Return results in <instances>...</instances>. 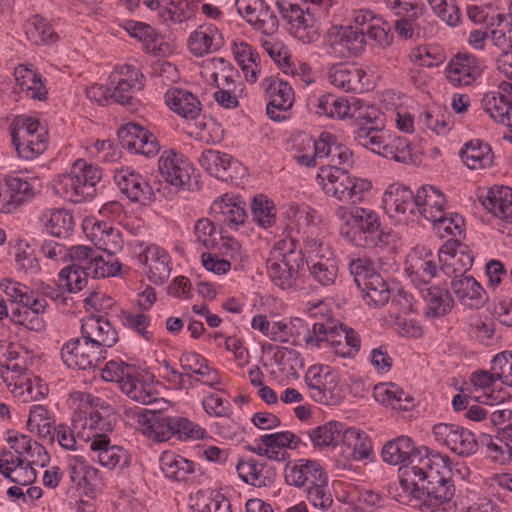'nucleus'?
<instances>
[{"label": "nucleus", "mask_w": 512, "mask_h": 512, "mask_svg": "<svg viewBox=\"0 0 512 512\" xmlns=\"http://www.w3.org/2000/svg\"><path fill=\"white\" fill-rule=\"evenodd\" d=\"M101 179L102 171L97 165L78 159L70 173L59 176L54 190L62 198L73 203L91 201L99 192Z\"/></svg>", "instance_id": "obj_1"}, {"label": "nucleus", "mask_w": 512, "mask_h": 512, "mask_svg": "<svg viewBox=\"0 0 512 512\" xmlns=\"http://www.w3.org/2000/svg\"><path fill=\"white\" fill-rule=\"evenodd\" d=\"M304 265V253L293 239L279 241L267 260V272L270 279L282 289L295 285L300 269Z\"/></svg>", "instance_id": "obj_2"}, {"label": "nucleus", "mask_w": 512, "mask_h": 512, "mask_svg": "<svg viewBox=\"0 0 512 512\" xmlns=\"http://www.w3.org/2000/svg\"><path fill=\"white\" fill-rule=\"evenodd\" d=\"M9 448L0 453V473L22 486L32 484V462L26 457L32 448L28 435L8 431Z\"/></svg>", "instance_id": "obj_3"}, {"label": "nucleus", "mask_w": 512, "mask_h": 512, "mask_svg": "<svg viewBox=\"0 0 512 512\" xmlns=\"http://www.w3.org/2000/svg\"><path fill=\"white\" fill-rule=\"evenodd\" d=\"M366 45L364 29L352 25H333L324 36L325 54L332 59L359 57L364 53Z\"/></svg>", "instance_id": "obj_4"}, {"label": "nucleus", "mask_w": 512, "mask_h": 512, "mask_svg": "<svg viewBox=\"0 0 512 512\" xmlns=\"http://www.w3.org/2000/svg\"><path fill=\"white\" fill-rule=\"evenodd\" d=\"M276 5L281 16L291 25V33L305 44L316 42L320 38V23L297 1L277 0Z\"/></svg>", "instance_id": "obj_5"}, {"label": "nucleus", "mask_w": 512, "mask_h": 512, "mask_svg": "<svg viewBox=\"0 0 512 512\" xmlns=\"http://www.w3.org/2000/svg\"><path fill=\"white\" fill-rule=\"evenodd\" d=\"M409 491L414 498L422 500L424 505L438 507L453 498L455 487L447 477L436 470L428 471L426 478L414 483V487Z\"/></svg>", "instance_id": "obj_6"}, {"label": "nucleus", "mask_w": 512, "mask_h": 512, "mask_svg": "<svg viewBox=\"0 0 512 512\" xmlns=\"http://www.w3.org/2000/svg\"><path fill=\"white\" fill-rule=\"evenodd\" d=\"M435 439L460 456H470L478 450L475 435L455 424L439 423L433 427Z\"/></svg>", "instance_id": "obj_7"}, {"label": "nucleus", "mask_w": 512, "mask_h": 512, "mask_svg": "<svg viewBox=\"0 0 512 512\" xmlns=\"http://www.w3.org/2000/svg\"><path fill=\"white\" fill-rule=\"evenodd\" d=\"M159 172L165 181L175 187L193 190L198 185L192 181L194 169L174 151H165L159 159Z\"/></svg>", "instance_id": "obj_8"}, {"label": "nucleus", "mask_w": 512, "mask_h": 512, "mask_svg": "<svg viewBox=\"0 0 512 512\" xmlns=\"http://www.w3.org/2000/svg\"><path fill=\"white\" fill-rule=\"evenodd\" d=\"M441 270L447 276L464 277L473 265V256L467 246L455 241L445 243L439 250Z\"/></svg>", "instance_id": "obj_9"}, {"label": "nucleus", "mask_w": 512, "mask_h": 512, "mask_svg": "<svg viewBox=\"0 0 512 512\" xmlns=\"http://www.w3.org/2000/svg\"><path fill=\"white\" fill-rule=\"evenodd\" d=\"M434 461L427 455V449L413 446V451L407 455L403 466L399 469L400 485L405 491L414 487V483L426 478L428 471H436Z\"/></svg>", "instance_id": "obj_10"}, {"label": "nucleus", "mask_w": 512, "mask_h": 512, "mask_svg": "<svg viewBox=\"0 0 512 512\" xmlns=\"http://www.w3.org/2000/svg\"><path fill=\"white\" fill-rule=\"evenodd\" d=\"M483 63L471 54H457L446 68V78L454 86L471 85L482 73Z\"/></svg>", "instance_id": "obj_11"}, {"label": "nucleus", "mask_w": 512, "mask_h": 512, "mask_svg": "<svg viewBox=\"0 0 512 512\" xmlns=\"http://www.w3.org/2000/svg\"><path fill=\"white\" fill-rule=\"evenodd\" d=\"M61 357L69 368L81 370L98 366L104 358L99 350L91 348V344L86 345V339H73L67 342L61 350Z\"/></svg>", "instance_id": "obj_12"}, {"label": "nucleus", "mask_w": 512, "mask_h": 512, "mask_svg": "<svg viewBox=\"0 0 512 512\" xmlns=\"http://www.w3.org/2000/svg\"><path fill=\"white\" fill-rule=\"evenodd\" d=\"M82 338L86 345L96 348L103 354L104 347H112L118 341V334L111 323L103 317H88L81 326Z\"/></svg>", "instance_id": "obj_13"}, {"label": "nucleus", "mask_w": 512, "mask_h": 512, "mask_svg": "<svg viewBox=\"0 0 512 512\" xmlns=\"http://www.w3.org/2000/svg\"><path fill=\"white\" fill-rule=\"evenodd\" d=\"M5 292L11 302V320L16 325L21 326L25 332H29L32 329V317L30 315L32 297L29 293V287L19 282H12L6 287Z\"/></svg>", "instance_id": "obj_14"}, {"label": "nucleus", "mask_w": 512, "mask_h": 512, "mask_svg": "<svg viewBox=\"0 0 512 512\" xmlns=\"http://www.w3.org/2000/svg\"><path fill=\"white\" fill-rule=\"evenodd\" d=\"M174 421L175 417L156 409H143L138 419L143 434L157 442L167 441L173 436Z\"/></svg>", "instance_id": "obj_15"}, {"label": "nucleus", "mask_w": 512, "mask_h": 512, "mask_svg": "<svg viewBox=\"0 0 512 512\" xmlns=\"http://www.w3.org/2000/svg\"><path fill=\"white\" fill-rule=\"evenodd\" d=\"M138 261L147 268L152 283L163 284L170 277V256L164 249L151 245L138 255Z\"/></svg>", "instance_id": "obj_16"}, {"label": "nucleus", "mask_w": 512, "mask_h": 512, "mask_svg": "<svg viewBox=\"0 0 512 512\" xmlns=\"http://www.w3.org/2000/svg\"><path fill=\"white\" fill-rule=\"evenodd\" d=\"M114 181L120 191L132 202L144 203L149 200L151 188L144 178L130 167H122L114 173Z\"/></svg>", "instance_id": "obj_17"}, {"label": "nucleus", "mask_w": 512, "mask_h": 512, "mask_svg": "<svg viewBox=\"0 0 512 512\" xmlns=\"http://www.w3.org/2000/svg\"><path fill=\"white\" fill-rule=\"evenodd\" d=\"M120 74L125 78L116 80V76L111 77L110 98L121 105L132 107L135 101L134 94L143 87V83L138 79L139 71L132 69L131 66H125Z\"/></svg>", "instance_id": "obj_18"}, {"label": "nucleus", "mask_w": 512, "mask_h": 512, "mask_svg": "<svg viewBox=\"0 0 512 512\" xmlns=\"http://www.w3.org/2000/svg\"><path fill=\"white\" fill-rule=\"evenodd\" d=\"M31 358L28 352H25L24 355H20L18 351L13 349V351L9 352L7 362L2 365L17 373V376L13 378L14 383L11 392L16 398L21 399L22 402H29L31 398L32 382L29 377L24 376L29 369L28 360Z\"/></svg>", "instance_id": "obj_19"}, {"label": "nucleus", "mask_w": 512, "mask_h": 512, "mask_svg": "<svg viewBox=\"0 0 512 512\" xmlns=\"http://www.w3.org/2000/svg\"><path fill=\"white\" fill-rule=\"evenodd\" d=\"M478 199L482 206L497 218L512 224V188L492 186Z\"/></svg>", "instance_id": "obj_20"}, {"label": "nucleus", "mask_w": 512, "mask_h": 512, "mask_svg": "<svg viewBox=\"0 0 512 512\" xmlns=\"http://www.w3.org/2000/svg\"><path fill=\"white\" fill-rule=\"evenodd\" d=\"M265 92L270 101L267 104V115L274 121H281L285 116H281L276 111L286 112L292 107L294 101V93L292 87L284 81L278 79H269Z\"/></svg>", "instance_id": "obj_21"}, {"label": "nucleus", "mask_w": 512, "mask_h": 512, "mask_svg": "<svg viewBox=\"0 0 512 512\" xmlns=\"http://www.w3.org/2000/svg\"><path fill=\"white\" fill-rule=\"evenodd\" d=\"M89 443L90 450L98 459V462L109 469L115 468L124 458V465H128V460L125 450L117 445H110V439L106 434H93L91 437L88 435L87 439L83 438L85 444Z\"/></svg>", "instance_id": "obj_22"}, {"label": "nucleus", "mask_w": 512, "mask_h": 512, "mask_svg": "<svg viewBox=\"0 0 512 512\" xmlns=\"http://www.w3.org/2000/svg\"><path fill=\"white\" fill-rule=\"evenodd\" d=\"M285 479L289 485L297 487L304 486L307 483L311 486L318 481L322 483L328 481L323 467L313 460H300L298 464L293 466L287 464L285 467Z\"/></svg>", "instance_id": "obj_23"}, {"label": "nucleus", "mask_w": 512, "mask_h": 512, "mask_svg": "<svg viewBox=\"0 0 512 512\" xmlns=\"http://www.w3.org/2000/svg\"><path fill=\"white\" fill-rule=\"evenodd\" d=\"M210 214L216 221L235 228L244 224L247 217L241 201L227 194L212 203Z\"/></svg>", "instance_id": "obj_24"}, {"label": "nucleus", "mask_w": 512, "mask_h": 512, "mask_svg": "<svg viewBox=\"0 0 512 512\" xmlns=\"http://www.w3.org/2000/svg\"><path fill=\"white\" fill-rule=\"evenodd\" d=\"M344 325L334 321L316 322L312 330H307L304 342L308 346L320 348L322 343L327 342L336 349L343 347Z\"/></svg>", "instance_id": "obj_25"}, {"label": "nucleus", "mask_w": 512, "mask_h": 512, "mask_svg": "<svg viewBox=\"0 0 512 512\" xmlns=\"http://www.w3.org/2000/svg\"><path fill=\"white\" fill-rule=\"evenodd\" d=\"M365 75L363 69L347 63L333 64L328 72L331 84L345 92L362 91L364 88L362 79Z\"/></svg>", "instance_id": "obj_26"}, {"label": "nucleus", "mask_w": 512, "mask_h": 512, "mask_svg": "<svg viewBox=\"0 0 512 512\" xmlns=\"http://www.w3.org/2000/svg\"><path fill=\"white\" fill-rule=\"evenodd\" d=\"M388 8L398 17L394 22V29L398 35L405 39L411 38L413 36L414 23L423 14L424 5L418 0H408Z\"/></svg>", "instance_id": "obj_27"}, {"label": "nucleus", "mask_w": 512, "mask_h": 512, "mask_svg": "<svg viewBox=\"0 0 512 512\" xmlns=\"http://www.w3.org/2000/svg\"><path fill=\"white\" fill-rule=\"evenodd\" d=\"M31 177L28 170H19L6 176L4 192L5 200H8L10 212L30 198L32 192Z\"/></svg>", "instance_id": "obj_28"}, {"label": "nucleus", "mask_w": 512, "mask_h": 512, "mask_svg": "<svg viewBox=\"0 0 512 512\" xmlns=\"http://www.w3.org/2000/svg\"><path fill=\"white\" fill-rule=\"evenodd\" d=\"M12 144L17 155L22 159L32 157V117L17 115L9 126Z\"/></svg>", "instance_id": "obj_29"}, {"label": "nucleus", "mask_w": 512, "mask_h": 512, "mask_svg": "<svg viewBox=\"0 0 512 512\" xmlns=\"http://www.w3.org/2000/svg\"><path fill=\"white\" fill-rule=\"evenodd\" d=\"M165 102L171 110L188 120L197 118L201 112L199 99L185 89H169L165 94Z\"/></svg>", "instance_id": "obj_30"}, {"label": "nucleus", "mask_w": 512, "mask_h": 512, "mask_svg": "<svg viewBox=\"0 0 512 512\" xmlns=\"http://www.w3.org/2000/svg\"><path fill=\"white\" fill-rule=\"evenodd\" d=\"M451 289L460 303L471 309L481 307L486 300L484 289L472 276H454Z\"/></svg>", "instance_id": "obj_31"}, {"label": "nucleus", "mask_w": 512, "mask_h": 512, "mask_svg": "<svg viewBox=\"0 0 512 512\" xmlns=\"http://www.w3.org/2000/svg\"><path fill=\"white\" fill-rule=\"evenodd\" d=\"M324 192L327 195L335 197L339 201L349 202V186L351 183V176L345 170L332 168H321L317 176Z\"/></svg>", "instance_id": "obj_32"}, {"label": "nucleus", "mask_w": 512, "mask_h": 512, "mask_svg": "<svg viewBox=\"0 0 512 512\" xmlns=\"http://www.w3.org/2000/svg\"><path fill=\"white\" fill-rule=\"evenodd\" d=\"M510 95L501 92L487 93L482 99V107L496 122L512 127V86Z\"/></svg>", "instance_id": "obj_33"}, {"label": "nucleus", "mask_w": 512, "mask_h": 512, "mask_svg": "<svg viewBox=\"0 0 512 512\" xmlns=\"http://www.w3.org/2000/svg\"><path fill=\"white\" fill-rule=\"evenodd\" d=\"M421 297L426 303L427 317L446 315L453 307L454 301L446 289L437 286L418 287Z\"/></svg>", "instance_id": "obj_34"}, {"label": "nucleus", "mask_w": 512, "mask_h": 512, "mask_svg": "<svg viewBox=\"0 0 512 512\" xmlns=\"http://www.w3.org/2000/svg\"><path fill=\"white\" fill-rule=\"evenodd\" d=\"M89 236L98 249L107 253L108 258L122 248L120 231L107 222L95 221Z\"/></svg>", "instance_id": "obj_35"}, {"label": "nucleus", "mask_w": 512, "mask_h": 512, "mask_svg": "<svg viewBox=\"0 0 512 512\" xmlns=\"http://www.w3.org/2000/svg\"><path fill=\"white\" fill-rule=\"evenodd\" d=\"M223 45V38L218 29L212 25L200 26L191 34L188 47L195 56H203L218 50Z\"/></svg>", "instance_id": "obj_36"}, {"label": "nucleus", "mask_w": 512, "mask_h": 512, "mask_svg": "<svg viewBox=\"0 0 512 512\" xmlns=\"http://www.w3.org/2000/svg\"><path fill=\"white\" fill-rule=\"evenodd\" d=\"M354 227L362 233H377L378 242L389 245L394 237L391 230L381 228L379 215L372 209L355 207Z\"/></svg>", "instance_id": "obj_37"}, {"label": "nucleus", "mask_w": 512, "mask_h": 512, "mask_svg": "<svg viewBox=\"0 0 512 512\" xmlns=\"http://www.w3.org/2000/svg\"><path fill=\"white\" fill-rule=\"evenodd\" d=\"M463 162L469 169H485L493 163L491 147L482 141L472 140L465 144L460 151Z\"/></svg>", "instance_id": "obj_38"}, {"label": "nucleus", "mask_w": 512, "mask_h": 512, "mask_svg": "<svg viewBox=\"0 0 512 512\" xmlns=\"http://www.w3.org/2000/svg\"><path fill=\"white\" fill-rule=\"evenodd\" d=\"M384 207L397 214H414L413 192L400 184L391 185L383 197Z\"/></svg>", "instance_id": "obj_39"}, {"label": "nucleus", "mask_w": 512, "mask_h": 512, "mask_svg": "<svg viewBox=\"0 0 512 512\" xmlns=\"http://www.w3.org/2000/svg\"><path fill=\"white\" fill-rule=\"evenodd\" d=\"M325 373L322 380L314 388L310 390L311 397L321 404L336 405L341 399V391L338 387V376L336 373L325 367Z\"/></svg>", "instance_id": "obj_40"}, {"label": "nucleus", "mask_w": 512, "mask_h": 512, "mask_svg": "<svg viewBox=\"0 0 512 512\" xmlns=\"http://www.w3.org/2000/svg\"><path fill=\"white\" fill-rule=\"evenodd\" d=\"M45 230L59 238H67L74 228L72 215L64 209L49 210L40 217Z\"/></svg>", "instance_id": "obj_41"}, {"label": "nucleus", "mask_w": 512, "mask_h": 512, "mask_svg": "<svg viewBox=\"0 0 512 512\" xmlns=\"http://www.w3.org/2000/svg\"><path fill=\"white\" fill-rule=\"evenodd\" d=\"M343 430V424L338 421H329L323 425L306 432L308 439L314 448L323 450L324 448L336 447L340 442V432Z\"/></svg>", "instance_id": "obj_42"}, {"label": "nucleus", "mask_w": 512, "mask_h": 512, "mask_svg": "<svg viewBox=\"0 0 512 512\" xmlns=\"http://www.w3.org/2000/svg\"><path fill=\"white\" fill-rule=\"evenodd\" d=\"M305 261L310 266H325L324 271L326 273H332L335 271L336 260L333 257V253L328 246L318 242L314 239H309L305 243Z\"/></svg>", "instance_id": "obj_43"}, {"label": "nucleus", "mask_w": 512, "mask_h": 512, "mask_svg": "<svg viewBox=\"0 0 512 512\" xmlns=\"http://www.w3.org/2000/svg\"><path fill=\"white\" fill-rule=\"evenodd\" d=\"M368 305L381 307L385 305L390 298V289L387 282L379 274H371L365 283L359 288Z\"/></svg>", "instance_id": "obj_44"}, {"label": "nucleus", "mask_w": 512, "mask_h": 512, "mask_svg": "<svg viewBox=\"0 0 512 512\" xmlns=\"http://www.w3.org/2000/svg\"><path fill=\"white\" fill-rule=\"evenodd\" d=\"M160 468L166 477L182 481L194 472V463L184 457L172 453H163L160 457Z\"/></svg>", "instance_id": "obj_45"}, {"label": "nucleus", "mask_w": 512, "mask_h": 512, "mask_svg": "<svg viewBox=\"0 0 512 512\" xmlns=\"http://www.w3.org/2000/svg\"><path fill=\"white\" fill-rule=\"evenodd\" d=\"M200 165L210 175L218 179H227L231 177L227 174V170L232 163V157L228 154H221L215 150H206L199 159Z\"/></svg>", "instance_id": "obj_46"}, {"label": "nucleus", "mask_w": 512, "mask_h": 512, "mask_svg": "<svg viewBox=\"0 0 512 512\" xmlns=\"http://www.w3.org/2000/svg\"><path fill=\"white\" fill-rule=\"evenodd\" d=\"M350 105L348 100L337 98L332 94L323 95L317 99L315 105V113L318 115H326L329 118L344 119L350 116Z\"/></svg>", "instance_id": "obj_47"}, {"label": "nucleus", "mask_w": 512, "mask_h": 512, "mask_svg": "<svg viewBox=\"0 0 512 512\" xmlns=\"http://www.w3.org/2000/svg\"><path fill=\"white\" fill-rule=\"evenodd\" d=\"M92 275L87 271L77 267L76 263H71L59 272V285L65 287L69 293H77L87 286V277Z\"/></svg>", "instance_id": "obj_48"}, {"label": "nucleus", "mask_w": 512, "mask_h": 512, "mask_svg": "<svg viewBox=\"0 0 512 512\" xmlns=\"http://www.w3.org/2000/svg\"><path fill=\"white\" fill-rule=\"evenodd\" d=\"M413 451L412 440L407 436H400L388 441L382 449L383 460L389 464H403L409 453Z\"/></svg>", "instance_id": "obj_49"}, {"label": "nucleus", "mask_w": 512, "mask_h": 512, "mask_svg": "<svg viewBox=\"0 0 512 512\" xmlns=\"http://www.w3.org/2000/svg\"><path fill=\"white\" fill-rule=\"evenodd\" d=\"M354 139L359 145L381 155L386 143L385 133L373 126H361L354 131Z\"/></svg>", "instance_id": "obj_50"}, {"label": "nucleus", "mask_w": 512, "mask_h": 512, "mask_svg": "<svg viewBox=\"0 0 512 512\" xmlns=\"http://www.w3.org/2000/svg\"><path fill=\"white\" fill-rule=\"evenodd\" d=\"M193 508L195 512H231L229 500L221 493L215 491H211L209 495H206L204 492H198Z\"/></svg>", "instance_id": "obj_51"}, {"label": "nucleus", "mask_w": 512, "mask_h": 512, "mask_svg": "<svg viewBox=\"0 0 512 512\" xmlns=\"http://www.w3.org/2000/svg\"><path fill=\"white\" fill-rule=\"evenodd\" d=\"M169 7L161 13L164 20L170 19L173 22L182 23L190 19L195 11L194 0H166Z\"/></svg>", "instance_id": "obj_52"}, {"label": "nucleus", "mask_w": 512, "mask_h": 512, "mask_svg": "<svg viewBox=\"0 0 512 512\" xmlns=\"http://www.w3.org/2000/svg\"><path fill=\"white\" fill-rule=\"evenodd\" d=\"M381 156L393 159L396 162L407 163L412 157L408 139L404 137H394L390 139V141H386Z\"/></svg>", "instance_id": "obj_53"}, {"label": "nucleus", "mask_w": 512, "mask_h": 512, "mask_svg": "<svg viewBox=\"0 0 512 512\" xmlns=\"http://www.w3.org/2000/svg\"><path fill=\"white\" fill-rule=\"evenodd\" d=\"M67 257L70 258L72 263H76L77 267L91 271L94 265H98L103 259L95 254V251L90 247L78 245L67 248Z\"/></svg>", "instance_id": "obj_54"}, {"label": "nucleus", "mask_w": 512, "mask_h": 512, "mask_svg": "<svg viewBox=\"0 0 512 512\" xmlns=\"http://www.w3.org/2000/svg\"><path fill=\"white\" fill-rule=\"evenodd\" d=\"M148 135V130L136 123H127L117 132L118 140L124 149L133 152L137 148V141Z\"/></svg>", "instance_id": "obj_55"}, {"label": "nucleus", "mask_w": 512, "mask_h": 512, "mask_svg": "<svg viewBox=\"0 0 512 512\" xmlns=\"http://www.w3.org/2000/svg\"><path fill=\"white\" fill-rule=\"evenodd\" d=\"M507 440L502 442L499 439H493L490 435H483L481 443L487 446L489 456L501 464L512 460V447Z\"/></svg>", "instance_id": "obj_56"}, {"label": "nucleus", "mask_w": 512, "mask_h": 512, "mask_svg": "<svg viewBox=\"0 0 512 512\" xmlns=\"http://www.w3.org/2000/svg\"><path fill=\"white\" fill-rule=\"evenodd\" d=\"M273 208L272 203L265 196H255L251 205L254 220L264 228L271 226L275 221Z\"/></svg>", "instance_id": "obj_57"}, {"label": "nucleus", "mask_w": 512, "mask_h": 512, "mask_svg": "<svg viewBox=\"0 0 512 512\" xmlns=\"http://www.w3.org/2000/svg\"><path fill=\"white\" fill-rule=\"evenodd\" d=\"M120 320L126 328L132 329L141 335L145 340L152 339V332L148 330L150 325V317L142 313H131L123 311Z\"/></svg>", "instance_id": "obj_58"}, {"label": "nucleus", "mask_w": 512, "mask_h": 512, "mask_svg": "<svg viewBox=\"0 0 512 512\" xmlns=\"http://www.w3.org/2000/svg\"><path fill=\"white\" fill-rule=\"evenodd\" d=\"M493 375L503 384L512 386V352L497 354L492 362Z\"/></svg>", "instance_id": "obj_59"}, {"label": "nucleus", "mask_w": 512, "mask_h": 512, "mask_svg": "<svg viewBox=\"0 0 512 512\" xmlns=\"http://www.w3.org/2000/svg\"><path fill=\"white\" fill-rule=\"evenodd\" d=\"M174 423L173 436H176L179 440H198L205 437L206 431L186 418L175 417Z\"/></svg>", "instance_id": "obj_60"}, {"label": "nucleus", "mask_w": 512, "mask_h": 512, "mask_svg": "<svg viewBox=\"0 0 512 512\" xmlns=\"http://www.w3.org/2000/svg\"><path fill=\"white\" fill-rule=\"evenodd\" d=\"M308 501L315 507L321 510H327L333 503L332 495L327 488V481L315 482L307 491Z\"/></svg>", "instance_id": "obj_61"}, {"label": "nucleus", "mask_w": 512, "mask_h": 512, "mask_svg": "<svg viewBox=\"0 0 512 512\" xmlns=\"http://www.w3.org/2000/svg\"><path fill=\"white\" fill-rule=\"evenodd\" d=\"M194 234L197 240L207 249H213L217 245L215 226L208 218L199 219L195 223Z\"/></svg>", "instance_id": "obj_62"}, {"label": "nucleus", "mask_w": 512, "mask_h": 512, "mask_svg": "<svg viewBox=\"0 0 512 512\" xmlns=\"http://www.w3.org/2000/svg\"><path fill=\"white\" fill-rule=\"evenodd\" d=\"M237 471L239 476L246 482L250 483L254 486H262L264 485V481L261 480V473L263 470V465L258 464L254 460H249L247 462L240 461L237 464Z\"/></svg>", "instance_id": "obj_63"}, {"label": "nucleus", "mask_w": 512, "mask_h": 512, "mask_svg": "<svg viewBox=\"0 0 512 512\" xmlns=\"http://www.w3.org/2000/svg\"><path fill=\"white\" fill-rule=\"evenodd\" d=\"M34 30L39 38V41L35 42L37 45H50L59 40V35L55 32L52 24L42 16L34 15Z\"/></svg>", "instance_id": "obj_64"}]
</instances>
